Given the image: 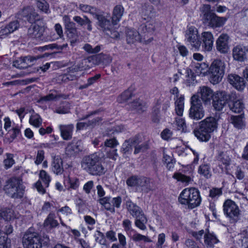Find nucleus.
<instances>
[{"mask_svg":"<svg viewBox=\"0 0 248 248\" xmlns=\"http://www.w3.org/2000/svg\"><path fill=\"white\" fill-rule=\"evenodd\" d=\"M219 117L216 115L206 117L200 123L199 128L194 131V135L202 141H207L211 134L217 129Z\"/></svg>","mask_w":248,"mask_h":248,"instance_id":"obj_1","label":"nucleus"},{"mask_svg":"<svg viewBox=\"0 0 248 248\" xmlns=\"http://www.w3.org/2000/svg\"><path fill=\"white\" fill-rule=\"evenodd\" d=\"M80 164L83 170L92 175H100L105 172L100 158L96 154L84 156Z\"/></svg>","mask_w":248,"mask_h":248,"instance_id":"obj_2","label":"nucleus"},{"mask_svg":"<svg viewBox=\"0 0 248 248\" xmlns=\"http://www.w3.org/2000/svg\"><path fill=\"white\" fill-rule=\"evenodd\" d=\"M179 202L193 209L200 205L201 198L199 190L195 188H186L182 190L178 197Z\"/></svg>","mask_w":248,"mask_h":248,"instance_id":"obj_3","label":"nucleus"},{"mask_svg":"<svg viewBox=\"0 0 248 248\" xmlns=\"http://www.w3.org/2000/svg\"><path fill=\"white\" fill-rule=\"evenodd\" d=\"M145 28L146 31L144 32V35L140 34L138 31L132 29H127L126 30V41L128 43H134L137 41H143L146 44L150 43L153 40V38L150 37L146 40L149 35H151L155 31V26L153 24L148 23L145 25H141V28Z\"/></svg>","mask_w":248,"mask_h":248,"instance_id":"obj_4","label":"nucleus"},{"mask_svg":"<svg viewBox=\"0 0 248 248\" xmlns=\"http://www.w3.org/2000/svg\"><path fill=\"white\" fill-rule=\"evenodd\" d=\"M4 190L10 197L20 199L23 197L25 187L21 180L16 178H12L6 182Z\"/></svg>","mask_w":248,"mask_h":248,"instance_id":"obj_5","label":"nucleus"},{"mask_svg":"<svg viewBox=\"0 0 248 248\" xmlns=\"http://www.w3.org/2000/svg\"><path fill=\"white\" fill-rule=\"evenodd\" d=\"M226 64L220 59L214 60L209 67L210 81L213 84L220 82L224 76Z\"/></svg>","mask_w":248,"mask_h":248,"instance_id":"obj_6","label":"nucleus"},{"mask_svg":"<svg viewBox=\"0 0 248 248\" xmlns=\"http://www.w3.org/2000/svg\"><path fill=\"white\" fill-rule=\"evenodd\" d=\"M223 210L225 216L231 222H236L240 219L241 211L238 205L232 200L227 199L224 202Z\"/></svg>","mask_w":248,"mask_h":248,"instance_id":"obj_7","label":"nucleus"},{"mask_svg":"<svg viewBox=\"0 0 248 248\" xmlns=\"http://www.w3.org/2000/svg\"><path fill=\"white\" fill-rule=\"evenodd\" d=\"M189 117L196 120L202 119L204 116V111L199 95L194 94L191 98V107Z\"/></svg>","mask_w":248,"mask_h":248,"instance_id":"obj_8","label":"nucleus"},{"mask_svg":"<svg viewBox=\"0 0 248 248\" xmlns=\"http://www.w3.org/2000/svg\"><path fill=\"white\" fill-rule=\"evenodd\" d=\"M235 94H228L225 92L218 91L215 93L213 99V106L217 110H222L229 100L234 98Z\"/></svg>","mask_w":248,"mask_h":248,"instance_id":"obj_9","label":"nucleus"},{"mask_svg":"<svg viewBox=\"0 0 248 248\" xmlns=\"http://www.w3.org/2000/svg\"><path fill=\"white\" fill-rule=\"evenodd\" d=\"M186 41L192 48L199 50L201 46V41L199 38L198 30L194 26H189L186 31Z\"/></svg>","mask_w":248,"mask_h":248,"instance_id":"obj_10","label":"nucleus"},{"mask_svg":"<svg viewBox=\"0 0 248 248\" xmlns=\"http://www.w3.org/2000/svg\"><path fill=\"white\" fill-rule=\"evenodd\" d=\"M24 248H42L40 238L35 232H27L22 240Z\"/></svg>","mask_w":248,"mask_h":248,"instance_id":"obj_11","label":"nucleus"},{"mask_svg":"<svg viewBox=\"0 0 248 248\" xmlns=\"http://www.w3.org/2000/svg\"><path fill=\"white\" fill-rule=\"evenodd\" d=\"M100 26L104 28L106 34L113 39H117L119 37V32L111 28L110 21L106 20L104 16H97Z\"/></svg>","mask_w":248,"mask_h":248,"instance_id":"obj_12","label":"nucleus"},{"mask_svg":"<svg viewBox=\"0 0 248 248\" xmlns=\"http://www.w3.org/2000/svg\"><path fill=\"white\" fill-rule=\"evenodd\" d=\"M229 40V37L227 34H221L216 41L217 51L221 53H227L230 49Z\"/></svg>","mask_w":248,"mask_h":248,"instance_id":"obj_13","label":"nucleus"},{"mask_svg":"<svg viewBox=\"0 0 248 248\" xmlns=\"http://www.w3.org/2000/svg\"><path fill=\"white\" fill-rule=\"evenodd\" d=\"M229 82L238 91H243L246 87L244 79L236 74H231L228 77Z\"/></svg>","mask_w":248,"mask_h":248,"instance_id":"obj_14","label":"nucleus"},{"mask_svg":"<svg viewBox=\"0 0 248 248\" xmlns=\"http://www.w3.org/2000/svg\"><path fill=\"white\" fill-rule=\"evenodd\" d=\"M198 94L200 95L201 99L204 104H210L211 99H213L215 93L210 88L206 86L201 87L198 91Z\"/></svg>","mask_w":248,"mask_h":248,"instance_id":"obj_15","label":"nucleus"},{"mask_svg":"<svg viewBox=\"0 0 248 248\" xmlns=\"http://www.w3.org/2000/svg\"><path fill=\"white\" fill-rule=\"evenodd\" d=\"M201 37L202 41V48L204 51H210L213 46L214 37L211 32L204 31L202 33Z\"/></svg>","mask_w":248,"mask_h":248,"instance_id":"obj_16","label":"nucleus"},{"mask_svg":"<svg viewBox=\"0 0 248 248\" xmlns=\"http://www.w3.org/2000/svg\"><path fill=\"white\" fill-rule=\"evenodd\" d=\"M51 169L52 171L57 175L62 173L63 171V162L60 156H52Z\"/></svg>","mask_w":248,"mask_h":248,"instance_id":"obj_17","label":"nucleus"},{"mask_svg":"<svg viewBox=\"0 0 248 248\" xmlns=\"http://www.w3.org/2000/svg\"><path fill=\"white\" fill-rule=\"evenodd\" d=\"M0 217L6 221H13L18 217V214L12 208H3L0 211Z\"/></svg>","mask_w":248,"mask_h":248,"instance_id":"obj_18","label":"nucleus"},{"mask_svg":"<svg viewBox=\"0 0 248 248\" xmlns=\"http://www.w3.org/2000/svg\"><path fill=\"white\" fill-rule=\"evenodd\" d=\"M234 98L232 100H229V107L230 109L234 113H240L245 108V105L241 99H236V94Z\"/></svg>","mask_w":248,"mask_h":248,"instance_id":"obj_19","label":"nucleus"},{"mask_svg":"<svg viewBox=\"0 0 248 248\" xmlns=\"http://www.w3.org/2000/svg\"><path fill=\"white\" fill-rule=\"evenodd\" d=\"M227 19L220 16H206L205 23L212 28L220 27L225 23Z\"/></svg>","mask_w":248,"mask_h":248,"instance_id":"obj_20","label":"nucleus"},{"mask_svg":"<svg viewBox=\"0 0 248 248\" xmlns=\"http://www.w3.org/2000/svg\"><path fill=\"white\" fill-rule=\"evenodd\" d=\"M232 56L235 60L243 61L246 58V48L241 46H236L232 49Z\"/></svg>","mask_w":248,"mask_h":248,"instance_id":"obj_21","label":"nucleus"},{"mask_svg":"<svg viewBox=\"0 0 248 248\" xmlns=\"http://www.w3.org/2000/svg\"><path fill=\"white\" fill-rule=\"evenodd\" d=\"M59 128L61 135L63 140H69L71 139L74 128L73 124H60L59 125Z\"/></svg>","mask_w":248,"mask_h":248,"instance_id":"obj_22","label":"nucleus"},{"mask_svg":"<svg viewBox=\"0 0 248 248\" xmlns=\"http://www.w3.org/2000/svg\"><path fill=\"white\" fill-rule=\"evenodd\" d=\"M59 225L58 221L56 219L55 215L53 213H50L43 223V226L46 229L56 228Z\"/></svg>","mask_w":248,"mask_h":248,"instance_id":"obj_23","label":"nucleus"},{"mask_svg":"<svg viewBox=\"0 0 248 248\" xmlns=\"http://www.w3.org/2000/svg\"><path fill=\"white\" fill-rule=\"evenodd\" d=\"M229 121L235 128L237 129H242L245 126L244 114L237 116L232 115Z\"/></svg>","mask_w":248,"mask_h":248,"instance_id":"obj_24","label":"nucleus"},{"mask_svg":"<svg viewBox=\"0 0 248 248\" xmlns=\"http://www.w3.org/2000/svg\"><path fill=\"white\" fill-rule=\"evenodd\" d=\"M193 70L198 76H205L209 71L208 65L205 62L192 63Z\"/></svg>","mask_w":248,"mask_h":248,"instance_id":"obj_25","label":"nucleus"},{"mask_svg":"<svg viewBox=\"0 0 248 248\" xmlns=\"http://www.w3.org/2000/svg\"><path fill=\"white\" fill-rule=\"evenodd\" d=\"M145 180L144 178L132 176L126 180V184L131 187H141L145 186Z\"/></svg>","mask_w":248,"mask_h":248,"instance_id":"obj_26","label":"nucleus"},{"mask_svg":"<svg viewBox=\"0 0 248 248\" xmlns=\"http://www.w3.org/2000/svg\"><path fill=\"white\" fill-rule=\"evenodd\" d=\"M126 206L130 214L135 217L143 213L141 209L130 201L126 202Z\"/></svg>","mask_w":248,"mask_h":248,"instance_id":"obj_27","label":"nucleus"},{"mask_svg":"<svg viewBox=\"0 0 248 248\" xmlns=\"http://www.w3.org/2000/svg\"><path fill=\"white\" fill-rule=\"evenodd\" d=\"M174 100L175 112L177 115L181 116L183 115L184 112V96H180L179 97Z\"/></svg>","mask_w":248,"mask_h":248,"instance_id":"obj_28","label":"nucleus"},{"mask_svg":"<svg viewBox=\"0 0 248 248\" xmlns=\"http://www.w3.org/2000/svg\"><path fill=\"white\" fill-rule=\"evenodd\" d=\"M44 29L42 27L35 24L32 25L29 29V34L32 37L38 38H40L43 34Z\"/></svg>","mask_w":248,"mask_h":248,"instance_id":"obj_29","label":"nucleus"},{"mask_svg":"<svg viewBox=\"0 0 248 248\" xmlns=\"http://www.w3.org/2000/svg\"><path fill=\"white\" fill-rule=\"evenodd\" d=\"M219 165L223 168H227L230 164L231 157L226 153H221L217 156Z\"/></svg>","mask_w":248,"mask_h":248,"instance_id":"obj_30","label":"nucleus"},{"mask_svg":"<svg viewBox=\"0 0 248 248\" xmlns=\"http://www.w3.org/2000/svg\"><path fill=\"white\" fill-rule=\"evenodd\" d=\"M81 150L78 142H72L69 144L66 148V153L69 155H74Z\"/></svg>","mask_w":248,"mask_h":248,"instance_id":"obj_31","label":"nucleus"},{"mask_svg":"<svg viewBox=\"0 0 248 248\" xmlns=\"http://www.w3.org/2000/svg\"><path fill=\"white\" fill-rule=\"evenodd\" d=\"M64 184L68 188L76 190L79 186V181L77 177H68L64 180Z\"/></svg>","mask_w":248,"mask_h":248,"instance_id":"obj_32","label":"nucleus"},{"mask_svg":"<svg viewBox=\"0 0 248 248\" xmlns=\"http://www.w3.org/2000/svg\"><path fill=\"white\" fill-rule=\"evenodd\" d=\"M218 240L216 236L209 232L206 233L204 235V243L207 247L212 248L214 244L217 243Z\"/></svg>","mask_w":248,"mask_h":248,"instance_id":"obj_33","label":"nucleus"},{"mask_svg":"<svg viewBox=\"0 0 248 248\" xmlns=\"http://www.w3.org/2000/svg\"><path fill=\"white\" fill-rule=\"evenodd\" d=\"M135 217V224L136 226L141 230H146V227L145 224L147 223V220L145 215L142 213Z\"/></svg>","mask_w":248,"mask_h":248,"instance_id":"obj_34","label":"nucleus"},{"mask_svg":"<svg viewBox=\"0 0 248 248\" xmlns=\"http://www.w3.org/2000/svg\"><path fill=\"white\" fill-rule=\"evenodd\" d=\"M101 121L99 117L95 118L88 123L85 122H78L77 124V128L78 130H83L86 128L88 126H93L98 123Z\"/></svg>","mask_w":248,"mask_h":248,"instance_id":"obj_35","label":"nucleus"},{"mask_svg":"<svg viewBox=\"0 0 248 248\" xmlns=\"http://www.w3.org/2000/svg\"><path fill=\"white\" fill-rule=\"evenodd\" d=\"M29 123L33 126L38 128L41 125L42 119L39 114L33 113L30 116L29 119Z\"/></svg>","mask_w":248,"mask_h":248,"instance_id":"obj_36","label":"nucleus"},{"mask_svg":"<svg viewBox=\"0 0 248 248\" xmlns=\"http://www.w3.org/2000/svg\"><path fill=\"white\" fill-rule=\"evenodd\" d=\"M130 237L134 241L136 242H139L142 241L144 242H151L152 240L148 236L142 235L138 233L135 230L133 231V232L131 235H129Z\"/></svg>","mask_w":248,"mask_h":248,"instance_id":"obj_37","label":"nucleus"},{"mask_svg":"<svg viewBox=\"0 0 248 248\" xmlns=\"http://www.w3.org/2000/svg\"><path fill=\"white\" fill-rule=\"evenodd\" d=\"M80 9L83 12L91 14V15H95L96 16H99V13L98 10H97L95 7L85 5V4H80L79 5Z\"/></svg>","mask_w":248,"mask_h":248,"instance_id":"obj_38","label":"nucleus"},{"mask_svg":"<svg viewBox=\"0 0 248 248\" xmlns=\"http://www.w3.org/2000/svg\"><path fill=\"white\" fill-rule=\"evenodd\" d=\"M198 172L200 174L207 178H210L212 175L210 167L207 164L200 166Z\"/></svg>","mask_w":248,"mask_h":248,"instance_id":"obj_39","label":"nucleus"},{"mask_svg":"<svg viewBox=\"0 0 248 248\" xmlns=\"http://www.w3.org/2000/svg\"><path fill=\"white\" fill-rule=\"evenodd\" d=\"M39 179L43 182L44 186L47 187L49 186V184L51 181V178L48 173L45 170H41L39 173Z\"/></svg>","mask_w":248,"mask_h":248,"instance_id":"obj_40","label":"nucleus"},{"mask_svg":"<svg viewBox=\"0 0 248 248\" xmlns=\"http://www.w3.org/2000/svg\"><path fill=\"white\" fill-rule=\"evenodd\" d=\"M131 106L133 109L139 112L144 111L146 108L145 102L140 99L136 100L131 103Z\"/></svg>","mask_w":248,"mask_h":248,"instance_id":"obj_41","label":"nucleus"},{"mask_svg":"<svg viewBox=\"0 0 248 248\" xmlns=\"http://www.w3.org/2000/svg\"><path fill=\"white\" fill-rule=\"evenodd\" d=\"M73 19L81 26H87V28L89 31L91 30V26L90 20L87 16H74Z\"/></svg>","mask_w":248,"mask_h":248,"instance_id":"obj_42","label":"nucleus"},{"mask_svg":"<svg viewBox=\"0 0 248 248\" xmlns=\"http://www.w3.org/2000/svg\"><path fill=\"white\" fill-rule=\"evenodd\" d=\"M134 141L132 139H129L125 140L123 144L121 151L124 154L128 153L131 152L134 145Z\"/></svg>","mask_w":248,"mask_h":248,"instance_id":"obj_43","label":"nucleus"},{"mask_svg":"<svg viewBox=\"0 0 248 248\" xmlns=\"http://www.w3.org/2000/svg\"><path fill=\"white\" fill-rule=\"evenodd\" d=\"M37 7L45 14H49V6L46 0H36Z\"/></svg>","mask_w":248,"mask_h":248,"instance_id":"obj_44","label":"nucleus"},{"mask_svg":"<svg viewBox=\"0 0 248 248\" xmlns=\"http://www.w3.org/2000/svg\"><path fill=\"white\" fill-rule=\"evenodd\" d=\"M173 177L177 181H180L186 185H187L191 181L190 177L185 175L181 173H174Z\"/></svg>","mask_w":248,"mask_h":248,"instance_id":"obj_45","label":"nucleus"},{"mask_svg":"<svg viewBox=\"0 0 248 248\" xmlns=\"http://www.w3.org/2000/svg\"><path fill=\"white\" fill-rule=\"evenodd\" d=\"M132 97V93L130 91L127 90L123 92L117 99L118 102L124 103L127 102Z\"/></svg>","mask_w":248,"mask_h":248,"instance_id":"obj_46","label":"nucleus"},{"mask_svg":"<svg viewBox=\"0 0 248 248\" xmlns=\"http://www.w3.org/2000/svg\"><path fill=\"white\" fill-rule=\"evenodd\" d=\"M71 108V105L68 102H64L62 106L57 108L56 112L59 114H65L68 113Z\"/></svg>","mask_w":248,"mask_h":248,"instance_id":"obj_47","label":"nucleus"},{"mask_svg":"<svg viewBox=\"0 0 248 248\" xmlns=\"http://www.w3.org/2000/svg\"><path fill=\"white\" fill-rule=\"evenodd\" d=\"M29 60L30 58L27 57L24 59H19L14 62L13 66L19 69L25 68L27 67V65L25 64V62Z\"/></svg>","mask_w":248,"mask_h":248,"instance_id":"obj_48","label":"nucleus"},{"mask_svg":"<svg viewBox=\"0 0 248 248\" xmlns=\"http://www.w3.org/2000/svg\"><path fill=\"white\" fill-rule=\"evenodd\" d=\"M123 226L128 236L131 235L134 231V230L132 228L131 222L128 219H125L123 221Z\"/></svg>","mask_w":248,"mask_h":248,"instance_id":"obj_49","label":"nucleus"},{"mask_svg":"<svg viewBox=\"0 0 248 248\" xmlns=\"http://www.w3.org/2000/svg\"><path fill=\"white\" fill-rule=\"evenodd\" d=\"M10 240L6 235H1L0 231V248H9Z\"/></svg>","mask_w":248,"mask_h":248,"instance_id":"obj_50","label":"nucleus"},{"mask_svg":"<svg viewBox=\"0 0 248 248\" xmlns=\"http://www.w3.org/2000/svg\"><path fill=\"white\" fill-rule=\"evenodd\" d=\"M83 49L88 53L95 54L100 51L101 46H96L95 47L93 48L90 44H86L83 46Z\"/></svg>","mask_w":248,"mask_h":248,"instance_id":"obj_51","label":"nucleus"},{"mask_svg":"<svg viewBox=\"0 0 248 248\" xmlns=\"http://www.w3.org/2000/svg\"><path fill=\"white\" fill-rule=\"evenodd\" d=\"M94 238L95 241L99 243L101 245H105L106 243V240L105 238L104 235L103 233L100 231H96L94 233Z\"/></svg>","mask_w":248,"mask_h":248,"instance_id":"obj_52","label":"nucleus"},{"mask_svg":"<svg viewBox=\"0 0 248 248\" xmlns=\"http://www.w3.org/2000/svg\"><path fill=\"white\" fill-rule=\"evenodd\" d=\"M7 157L4 160L3 163L6 169L10 168L14 164L15 161L13 159V156L12 154H7Z\"/></svg>","mask_w":248,"mask_h":248,"instance_id":"obj_53","label":"nucleus"},{"mask_svg":"<svg viewBox=\"0 0 248 248\" xmlns=\"http://www.w3.org/2000/svg\"><path fill=\"white\" fill-rule=\"evenodd\" d=\"M45 158V152L42 150L38 151L34 161V163L36 165H38L40 164L44 160Z\"/></svg>","mask_w":248,"mask_h":248,"instance_id":"obj_54","label":"nucleus"},{"mask_svg":"<svg viewBox=\"0 0 248 248\" xmlns=\"http://www.w3.org/2000/svg\"><path fill=\"white\" fill-rule=\"evenodd\" d=\"M61 213L62 215L67 217H69L72 214V210L67 206H64L60 208L57 211V213Z\"/></svg>","mask_w":248,"mask_h":248,"instance_id":"obj_55","label":"nucleus"},{"mask_svg":"<svg viewBox=\"0 0 248 248\" xmlns=\"http://www.w3.org/2000/svg\"><path fill=\"white\" fill-rule=\"evenodd\" d=\"M118 144L119 142L115 138L107 139L104 142L105 146L110 148H114Z\"/></svg>","mask_w":248,"mask_h":248,"instance_id":"obj_56","label":"nucleus"},{"mask_svg":"<svg viewBox=\"0 0 248 248\" xmlns=\"http://www.w3.org/2000/svg\"><path fill=\"white\" fill-rule=\"evenodd\" d=\"M63 21L65 23V28L68 30H72L75 29L74 23L70 21L69 16H64Z\"/></svg>","mask_w":248,"mask_h":248,"instance_id":"obj_57","label":"nucleus"},{"mask_svg":"<svg viewBox=\"0 0 248 248\" xmlns=\"http://www.w3.org/2000/svg\"><path fill=\"white\" fill-rule=\"evenodd\" d=\"M60 96L59 95H57L56 93H52L41 98L40 100V102L50 101L57 99Z\"/></svg>","mask_w":248,"mask_h":248,"instance_id":"obj_58","label":"nucleus"},{"mask_svg":"<svg viewBox=\"0 0 248 248\" xmlns=\"http://www.w3.org/2000/svg\"><path fill=\"white\" fill-rule=\"evenodd\" d=\"M222 194L220 188H213L210 190V196L213 198H217Z\"/></svg>","mask_w":248,"mask_h":248,"instance_id":"obj_59","label":"nucleus"},{"mask_svg":"<svg viewBox=\"0 0 248 248\" xmlns=\"http://www.w3.org/2000/svg\"><path fill=\"white\" fill-rule=\"evenodd\" d=\"M172 136V132L168 128L164 129L161 133L162 138L165 140H169L170 139Z\"/></svg>","mask_w":248,"mask_h":248,"instance_id":"obj_60","label":"nucleus"},{"mask_svg":"<svg viewBox=\"0 0 248 248\" xmlns=\"http://www.w3.org/2000/svg\"><path fill=\"white\" fill-rule=\"evenodd\" d=\"M175 122L177 126V128L179 130L184 131L186 127V123L184 119L181 118H176Z\"/></svg>","mask_w":248,"mask_h":248,"instance_id":"obj_61","label":"nucleus"},{"mask_svg":"<svg viewBox=\"0 0 248 248\" xmlns=\"http://www.w3.org/2000/svg\"><path fill=\"white\" fill-rule=\"evenodd\" d=\"M124 13V8L121 5H116L113 9V16H122Z\"/></svg>","mask_w":248,"mask_h":248,"instance_id":"obj_62","label":"nucleus"},{"mask_svg":"<svg viewBox=\"0 0 248 248\" xmlns=\"http://www.w3.org/2000/svg\"><path fill=\"white\" fill-rule=\"evenodd\" d=\"M4 124V128L5 130L10 132L11 127H13V123L10 119L9 117H5L3 119Z\"/></svg>","mask_w":248,"mask_h":248,"instance_id":"obj_63","label":"nucleus"},{"mask_svg":"<svg viewBox=\"0 0 248 248\" xmlns=\"http://www.w3.org/2000/svg\"><path fill=\"white\" fill-rule=\"evenodd\" d=\"M201 11L204 16H209L211 15V6L209 4H204L201 7Z\"/></svg>","mask_w":248,"mask_h":248,"instance_id":"obj_64","label":"nucleus"}]
</instances>
